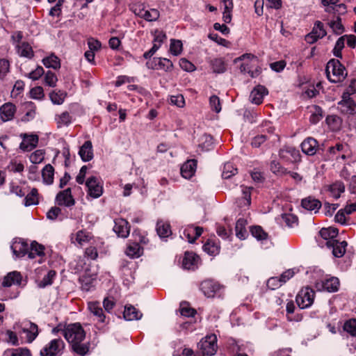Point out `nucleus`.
<instances>
[{"instance_id": "5fc2aeb1", "label": "nucleus", "mask_w": 356, "mask_h": 356, "mask_svg": "<svg viewBox=\"0 0 356 356\" xmlns=\"http://www.w3.org/2000/svg\"><path fill=\"white\" fill-rule=\"evenodd\" d=\"M202 140L203 141L200 145V146L202 147V149L209 150L211 148L213 141V138L211 135H203L202 137Z\"/></svg>"}, {"instance_id": "0eeeda50", "label": "nucleus", "mask_w": 356, "mask_h": 356, "mask_svg": "<svg viewBox=\"0 0 356 356\" xmlns=\"http://www.w3.org/2000/svg\"><path fill=\"white\" fill-rule=\"evenodd\" d=\"M113 231L116 233L118 236L122 238H127L130 232V227L129 222L123 218H118L114 220Z\"/></svg>"}, {"instance_id": "e2e57ef3", "label": "nucleus", "mask_w": 356, "mask_h": 356, "mask_svg": "<svg viewBox=\"0 0 356 356\" xmlns=\"http://www.w3.org/2000/svg\"><path fill=\"white\" fill-rule=\"evenodd\" d=\"M179 66L186 72H193L195 70V65L186 58H181L179 60Z\"/></svg>"}, {"instance_id": "338daca9", "label": "nucleus", "mask_w": 356, "mask_h": 356, "mask_svg": "<svg viewBox=\"0 0 356 356\" xmlns=\"http://www.w3.org/2000/svg\"><path fill=\"white\" fill-rule=\"evenodd\" d=\"M282 285V284L281 283L280 280L276 277H270L267 281V286L271 290H275Z\"/></svg>"}, {"instance_id": "f257e3e1", "label": "nucleus", "mask_w": 356, "mask_h": 356, "mask_svg": "<svg viewBox=\"0 0 356 356\" xmlns=\"http://www.w3.org/2000/svg\"><path fill=\"white\" fill-rule=\"evenodd\" d=\"M62 331V333L71 345L72 350L76 354L83 356L89 351V347L87 343H81L86 338V333L80 323L69 324L63 329H59V326L53 329L54 332Z\"/></svg>"}, {"instance_id": "473e14b6", "label": "nucleus", "mask_w": 356, "mask_h": 356, "mask_svg": "<svg viewBox=\"0 0 356 356\" xmlns=\"http://www.w3.org/2000/svg\"><path fill=\"white\" fill-rule=\"evenodd\" d=\"M338 229L330 227L327 228H322L320 230L319 234L323 238L327 241L330 240H334V238L338 235Z\"/></svg>"}, {"instance_id": "a18cd8bd", "label": "nucleus", "mask_w": 356, "mask_h": 356, "mask_svg": "<svg viewBox=\"0 0 356 356\" xmlns=\"http://www.w3.org/2000/svg\"><path fill=\"white\" fill-rule=\"evenodd\" d=\"M343 330L351 336L356 337V318L347 321L343 325Z\"/></svg>"}, {"instance_id": "6e6552de", "label": "nucleus", "mask_w": 356, "mask_h": 356, "mask_svg": "<svg viewBox=\"0 0 356 356\" xmlns=\"http://www.w3.org/2000/svg\"><path fill=\"white\" fill-rule=\"evenodd\" d=\"M326 245L332 249V254L336 257H341L346 252L347 242L345 241H338L337 240H330L326 242Z\"/></svg>"}, {"instance_id": "7ed1b4c3", "label": "nucleus", "mask_w": 356, "mask_h": 356, "mask_svg": "<svg viewBox=\"0 0 356 356\" xmlns=\"http://www.w3.org/2000/svg\"><path fill=\"white\" fill-rule=\"evenodd\" d=\"M199 345L204 356H213L218 349L217 337L215 334L207 335L201 340Z\"/></svg>"}, {"instance_id": "cd10ccee", "label": "nucleus", "mask_w": 356, "mask_h": 356, "mask_svg": "<svg viewBox=\"0 0 356 356\" xmlns=\"http://www.w3.org/2000/svg\"><path fill=\"white\" fill-rule=\"evenodd\" d=\"M23 332L26 334L28 342H32L38 334V325L33 323H29L28 327L23 328Z\"/></svg>"}, {"instance_id": "2f4dec72", "label": "nucleus", "mask_w": 356, "mask_h": 356, "mask_svg": "<svg viewBox=\"0 0 356 356\" xmlns=\"http://www.w3.org/2000/svg\"><path fill=\"white\" fill-rule=\"evenodd\" d=\"M42 63L46 67L53 68L54 70L60 67V59L54 54L42 59Z\"/></svg>"}, {"instance_id": "ddd939ff", "label": "nucleus", "mask_w": 356, "mask_h": 356, "mask_svg": "<svg viewBox=\"0 0 356 356\" xmlns=\"http://www.w3.org/2000/svg\"><path fill=\"white\" fill-rule=\"evenodd\" d=\"M267 94L268 90L264 86H258L250 92V101L252 103L259 105L262 103L264 96Z\"/></svg>"}, {"instance_id": "c9c22d12", "label": "nucleus", "mask_w": 356, "mask_h": 356, "mask_svg": "<svg viewBox=\"0 0 356 356\" xmlns=\"http://www.w3.org/2000/svg\"><path fill=\"white\" fill-rule=\"evenodd\" d=\"M238 172V170L232 163H226L224 165L222 177L223 179H229Z\"/></svg>"}, {"instance_id": "393cba45", "label": "nucleus", "mask_w": 356, "mask_h": 356, "mask_svg": "<svg viewBox=\"0 0 356 356\" xmlns=\"http://www.w3.org/2000/svg\"><path fill=\"white\" fill-rule=\"evenodd\" d=\"M325 11L328 13H332L337 18V16L344 15L347 12L346 6L344 3H337L331 5L325 8Z\"/></svg>"}, {"instance_id": "a878e982", "label": "nucleus", "mask_w": 356, "mask_h": 356, "mask_svg": "<svg viewBox=\"0 0 356 356\" xmlns=\"http://www.w3.org/2000/svg\"><path fill=\"white\" fill-rule=\"evenodd\" d=\"M88 172V166L83 165L81 168L79 174L76 177V181L79 184H85L86 191L87 192L86 197H89V178L86 179V175Z\"/></svg>"}, {"instance_id": "7c9ffc66", "label": "nucleus", "mask_w": 356, "mask_h": 356, "mask_svg": "<svg viewBox=\"0 0 356 356\" xmlns=\"http://www.w3.org/2000/svg\"><path fill=\"white\" fill-rule=\"evenodd\" d=\"M329 191L334 198L338 199L345 191V186L343 182L337 181L330 185Z\"/></svg>"}, {"instance_id": "0e129e2a", "label": "nucleus", "mask_w": 356, "mask_h": 356, "mask_svg": "<svg viewBox=\"0 0 356 356\" xmlns=\"http://www.w3.org/2000/svg\"><path fill=\"white\" fill-rule=\"evenodd\" d=\"M170 102L172 105H175L178 107H183L185 104L184 98L181 95H172L170 97Z\"/></svg>"}, {"instance_id": "f3484780", "label": "nucleus", "mask_w": 356, "mask_h": 356, "mask_svg": "<svg viewBox=\"0 0 356 356\" xmlns=\"http://www.w3.org/2000/svg\"><path fill=\"white\" fill-rule=\"evenodd\" d=\"M22 282V275L20 273L17 271H13L7 274L3 277L2 282V286L10 287L13 284H20Z\"/></svg>"}, {"instance_id": "a211bd4d", "label": "nucleus", "mask_w": 356, "mask_h": 356, "mask_svg": "<svg viewBox=\"0 0 356 356\" xmlns=\"http://www.w3.org/2000/svg\"><path fill=\"white\" fill-rule=\"evenodd\" d=\"M103 193L102 181L94 177H90V197L98 198Z\"/></svg>"}, {"instance_id": "5701e85b", "label": "nucleus", "mask_w": 356, "mask_h": 356, "mask_svg": "<svg viewBox=\"0 0 356 356\" xmlns=\"http://www.w3.org/2000/svg\"><path fill=\"white\" fill-rule=\"evenodd\" d=\"M156 229L161 238H167L172 234L170 224L163 220H158Z\"/></svg>"}, {"instance_id": "39448f33", "label": "nucleus", "mask_w": 356, "mask_h": 356, "mask_svg": "<svg viewBox=\"0 0 356 356\" xmlns=\"http://www.w3.org/2000/svg\"><path fill=\"white\" fill-rule=\"evenodd\" d=\"M64 348L63 341L61 339H55L41 350L40 354L42 356H56L62 352Z\"/></svg>"}, {"instance_id": "8fccbe9b", "label": "nucleus", "mask_w": 356, "mask_h": 356, "mask_svg": "<svg viewBox=\"0 0 356 356\" xmlns=\"http://www.w3.org/2000/svg\"><path fill=\"white\" fill-rule=\"evenodd\" d=\"M101 43L97 40L90 38V65H95L94 51L101 48Z\"/></svg>"}, {"instance_id": "052dcab7", "label": "nucleus", "mask_w": 356, "mask_h": 356, "mask_svg": "<svg viewBox=\"0 0 356 356\" xmlns=\"http://www.w3.org/2000/svg\"><path fill=\"white\" fill-rule=\"evenodd\" d=\"M282 218L289 227H293L298 222V218L291 213H284L282 215Z\"/></svg>"}, {"instance_id": "680f3d73", "label": "nucleus", "mask_w": 356, "mask_h": 356, "mask_svg": "<svg viewBox=\"0 0 356 356\" xmlns=\"http://www.w3.org/2000/svg\"><path fill=\"white\" fill-rule=\"evenodd\" d=\"M209 104L213 111L219 113L221 111L220 99L216 95H212L209 99Z\"/></svg>"}, {"instance_id": "2eb2a0df", "label": "nucleus", "mask_w": 356, "mask_h": 356, "mask_svg": "<svg viewBox=\"0 0 356 356\" xmlns=\"http://www.w3.org/2000/svg\"><path fill=\"white\" fill-rule=\"evenodd\" d=\"M318 142L316 139L309 137L301 144L302 151L309 156L314 155L317 151Z\"/></svg>"}, {"instance_id": "9d476101", "label": "nucleus", "mask_w": 356, "mask_h": 356, "mask_svg": "<svg viewBox=\"0 0 356 356\" xmlns=\"http://www.w3.org/2000/svg\"><path fill=\"white\" fill-rule=\"evenodd\" d=\"M56 201L58 205L71 207L74 204V200L72 197L71 188L67 189L58 193L56 197Z\"/></svg>"}, {"instance_id": "3c124183", "label": "nucleus", "mask_w": 356, "mask_h": 356, "mask_svg": "<svg viewBox=\"0 0 356 356\" xmlns=\"http://www.w3.org/2000/svg\"><path fill=\"white\" fill-rule=\"evenodd\" d=\"M56 271L49 270L48 272L47 275H46L43 277L42 280L39 284V286L41 288H44L48 285H51L53 282V280L56 277Z\"/></svg>"}, {"instance_id": "864d4df0", "label": "nucleus", "mask_w": 356, "mask_h": 356, "mask_svg": "<svg viewBox=\"0 0 356 356\" xmlns=\"http://www.w3.org/2000/svg\"><path fill=\"white\" fill-rule=\"evenodd\" d=\"M252 235L258 240H264L267 237V234L260 226H254L251 228Z\"/></svg>"}, {"instance_id": "c03bdc74", "label": "nucleus", "mask_w": 356, "mask_h": 356, "mask_svg": "<svg viewBox=\"0 0 356 356\" xmlns=\"http://www.w3.org/2000/svg\"><path fill=\"white\" fill-rule=\"evenodd\" d=\"M317 38H322L326 35L327 33L324 29L323 24L320 21H316L312 31Z\"/></svg>"}, {"instance_id": "6ab92c4d", "label": "nucleus", "mask_w": 356, "mask_h": 356, "mask_svg": "<svg viewBox=\"0 0 356 356\" xmlns=\"http://www.w3.org/2000/svg\"><path fill=\"white\" fill-rule=\"evenodd\" d=\"M241 187L243 196L241 198L238 199V204L241 208H243L244 210H245L251 204V190L252 188L247 186Z\"/></svg>"}, {"instance_id": "dca6fc26", "label": "nucleus", "mask_w": 356, "mask_h": 356, "mask_svg": "<svg viewBox=\"0 0 356 356\" xmlns=\"http://www.w3.org/2000/svg\"><path fill=\"white\" fill-rule=\"evenodd\" d=\"M16 107L12 103H6L0 107L1 118L3 122L11 120L15 113Z\"/></svg>"}, {"instance_id": "79ce46f5", "label": "nucleus", "mask_w": 356, "mask_h": 356, "mask_svg": "<svg viewBox=\"0 0 356 356\" xmlns=\"http://www.w3.org/2000/svg\"><path fill=\"white\" fill-rule=\"evenodd\" d=\"M170 51L174 56L179 55L182 51V42L179 40H171Z\"/></svg>"}, {"instance_id": "69168bd1", "label": "nucleus", "mask_w": 356, "mask_h": 356, "mask_svg": "<svg viewBox=\"0 0 356 356\" xmlns=\"http://www.w3.org/2000/svg\"><path fill=\"white\" fill-rule=\"evenodd\" d=\"M9 62L6 59H0V78L3 79L9 71Z\"/></svg>"}, {"instance_id": "bb28decb", "label": "nucleus", "mask_w": 356, "mask_h": 356, "mask_svg": "<svg viewBox=\"0 0 356 356\" xmlns=\"http://www.w3.org/2000/svg\"><path fill=\"white\" fill-rule=\"evenodd\" d=\"M54 168L51 164H47L42 170L43 182L50 185L54 182Z\"/></svg>"}, {"instance_id": "bf43d9fd", "label": "nucleus", "mask_w": 356, "mask_h": 356, "mask_svg": "<svg viewBox=\"0 0 356 356\" xmlns=\"http://www.w3.org/2000/svg\"><path fill=\"white\" fill-rule=\"evenodd\" d=\"M79 154L83 161H89V140L85 141Z\"/></svg>"}, {"instance_id": "4c0bfd02", "label": "nucleus", "mask_w": 356, "mask_h": 356, "mask_svg": "<svg viewBox=\"0 0 356 356\" xmlns=\"http://www.w3.org/2000/svg\"><path fill=\"white\" fill-rule=\"evenodd\" d=\"M154 62H156L158 69H162L166 72L170 71L173 67L172 63L167 58H154Z\"/></svg>"}, {"instance_id": "412c9836", "label": "nucleus", "mask_w": 356, "mask_h": 356, "mask_svg": "<svg viewBox=\"0 0 356 356\" xmlns=\"http://www.w3.org/2000/svg\"><path fill=\"white\" fill-rule=\"evenodd\" d=\"M123 316L126 321L139 320L143 314L132 305L125 306Z\"/></svg>"}, {"instance_id": "20e7f679", "label": "nucleus", "mask_w": 356, "mask_h": 356, "mask_svg": "<svg viewBox=\"0 0 356 356\" xmlns=\"http://www.w3.org/2000/svg\"><path fill=\"white\" fill-rule=\"evenodd\" d=\"M314 291L309 287L302 289L296 296V303L300 309L310 307L314 302Z\"/></svg>"}, {"instance_id": "4468645a", "label": "nucleus", "mask_w": 356, "mask_h": 356, "mask_svg": "<svg viewBox=\"0 0 356 356\" xmlns=\"http://www.w3.org/2000/svg\"><path fill=\"white\" fill-rule=\"evenodd\" d=\"M38 143L37 135H24L23 141L20 143L19 148L24 152H30L33 149Z\"/></svg>"}, {"instance_id": "c756f323", "label": "nucleus", "mask_w": 356, "mask_h": 356, "mask_svg": "<svg viewBox=\"0 0 356 356\" xmlns=\"http://www.w3.org/2000/svg\"><path fill=\"white\" fill-rule=\"evenodd\" d=\"M339 105L341 106V111L346 114L354 115L356 113V103L353 99L346 102L340 101Z\"/></svg>"}, {"instance_id": "b1692460", "label": "nucleus", "mask_w": 356, "mask_h": 356, "mask_svg": "<svg viewBox=\"0 0 356 356\" xmlns=\"http://www.w3.org/2000/svg\"><path fill=\"white\" fill-rule=\"evenodd\" d=\"M339 286V279L334 277L327 279L321 284V287L323 290H325L328 292H335L337 291Z\"/></svg>"}, {"instance_id": "603ef678", "label": "nucleus", "mask_w": 356, "mask_h": 356, "mask_svg": "<svg viewBox=\"0 0 356 356\" xmlns=\"http://www.w3.org/2000/svg\"><path fill=\"white\" fill-rule=\"evenodd\" d=\"M10 356H31L30 350L26 348H18L9 350L6 352Z\"/></svg>"}, {"instance_id": "c85d7f7f", "label": "nucleus", "mask_w": 356, "mask_h": 356, "mask_svg": "<svg viewBox=\"0 0 356 356\" xmlns=\"http://www.w3.org/2000/svg\"><path fill=\"white\" fill-rule=\"evenodd\" d=\"M203 250L209 255H216L219 252L220 246L214 240L208 239L203 245Z\"/></svg>"}, {"instance_id": "9b49d317", "label": "nucleus", "mask_w": 356, "mask_h": 356, "mask_svg": "<svg viewBox=\"0 0 356 356\" xmlns=\"http://www.w3.org/2000/svg\"><path fill=\"white\" fill-rule=\"evenodd\" d=\"M200 289L207 297L211 298L220 290V286L213 280H205L201 283Z\"/></svg>"}, {"instance_id": "de8ad7c7", "label": "nucleus", "mask_w": 356, "mask_h": 356, "mask_svg": "<svg viewBox=\"0 0 356 356\" xmlns=\"http://www.w3.org/2000/svg\"><path fill=\"white\" fill-rule=\"evenodd\" d=\"M159 12L156 9H151L149 10H145L143 18L149 22L156 21L159 17Z\"/></svg>"}, {"instance_id": "f03ea898", "label": "nucleus", "mask_w": 356, "mask_h": 356, "mask_svg": "<svg viewBox=\"0 0 356 356\" xmlns=\"http://www.w3.org/2000/svg\"><path fill=\"white\" fill-rule=\"evenodd\" d=\"M325 73L328 80L332 83L342 81L346 76L345 67L339 60L331 59L327 63Z\"/></svg>"}, {"instance_id": "09e8293b", "label": "nucleus", "mask_w": 356, "mask_h": 356, "mask_svg": "<svg viewBox=\"0 0 356 356\" xmlns=\"http://www.w3.org/2000/svg\"><path fill=\"white\" fill-rule=\"evenodd\" d=\"M90 312L93 313L98 321L102 323L104 321L105 316L104 314L103 309L101 307H98L95 303L90 302Z\"/></svg>"}, {"instance_id": "6e6d98bb", "label": "nucleus", "mask_w": 356, "mask_h": 356, "mask_svg": "<svg viewBox=\"0 0 356 356\" xmlns=\"http://www.w3.org/2000/svg\"><path fill=\"white\" fill-rule=\"evenodd\" d=\"M50 99L54 104H61L65 99V95L64 92L60 91L59 92H52L49 95Z\"/></svg>"}, {"instance_id": "58836bf2", "label": "nucleus", "mask_w": 356, "mask_h": 356, "mask_svg": "<svg viewBox=\"0 0 356 356\" xmlns=\"http://www.w3.org/2000/svg\"><path fill=\"white\" fill-rule=\"evenodd\" d=\"M38 190L36 188H32L30 193L26 195L25 197V205L26 206H31L34 204H38Z\"/></svg>"}, {"instance_id": "13d9d810", "label": "nucleus", "mask_w": 356, "mask_h": 356, "mask_svg": "<svg viewBox=\"0 0 356 356\" xmlns=\"http://www.w3.org/2000/svg\"><path fill=\"white\" fill-rule=\"evenodd\" d=\"M44 159V152L42 149H38L33 152L30 156V161L33 163H40Z\"/></svg>"}, {"instance_id": "f8f14e48", "label": "nucleus", "mask_w": 356, "mask_h": 356, "mask_svg": "<svg viewBox=\"0 0 356 356\" xmlns=\"http://www.w3.org/2000/svg\"><path fill=\"white\" fill-rule=\"evenodd\" d=\"M197 161L190 159L185 162L181 167L180 171L181 176L185 179L191 178L196 170Z\"/></svg>"}, {"instance_id": "4d7b16f0", "label": "nucleus", "mask_w": 356, "mask_h": 356, "mask_svg": "<svg viewBox=\"0 0 356 356\" xmlns=\"http://www.w3.org/2000/svg\"><path fill=\"white\" fill-rule=\"evenodd\" d=\"M58 81L57 76L56 74L51 72L48 71L44 76V82L45 83L50 87H55L56 85V82Z\"/></svg>"}, {"instance_id": "a19ab883", "label": "nucleus", "mask_w": 356, "mask_h": 356, "mask_svg": "<svg viewBox=\"0 0 356 356\" xmlns=\"http://www.w3.org/2000/svg\"><path fill=\"white\" fill-rule=\"evenodd\" d=\"M329 24L333 31L337 35H340L344 31V28L341 22V17L339 16H337L336 19L331 21Z\"/></svg>"}, {"instance_id": "ea45409f", "label": "nucleus", "mask_w": 356, "mask_h": 356, "mask_svg": "<svg viewBox=\"0 0 356 356\" xmlns=\"http://www.w3.org/2000/svg\"><path fill=\"white\" fill-rule=\"evenodd\" d=\"M126 254L127 256L131 258L139 257L141 254L139 244L133 243L129 245L126 250Z\"/></svg>"}, {"instance_id": "49530a36", "label": "nucleus", "mask_w": 356, "mask_h": 356, "mask_svg": "<svg viewBox=\"0 0 356 356\" xmlns=\"http://www.w3.org/2000/svg\"><path fill=\"white\" fill-rule=\"evenodd\" d=\"M323 118V110L318 106H314V111L310 116L309 120L312 124L318 123Z\"/></svg>"}, {"instance_id": "e433bc0d", "label": "nucleus", "mask_w": 356, "mask_h": 356, "mask_svg": "<svg viewBox=\"0 0 356 356\" xmlns=\"http://www.w3.org/2000/svg\"><path fill=\"white\" fill-rule=\"evenodd\" d=\"M211 64L212 70L215 73L220 74L226 71V66L222 58H215Z\"/></svg>"}, {"instance_id": "774afa93", "label": "nucleus", "mask_w": 356, "mask_h": 356, "mask_svg": "<svg viewBox=\"0 0 356 356\" xmlns=\"http://www.w3.org/2000/svg\"><path fill=\"white\" fill-rule=\"evenodd\" d=\"M44 73V69L41 66H38L35 70L29 74V77L33 80H37L41 77Z\"/></svg>"}, {"instance_id": "72a5a7b5", "label": "nucleus", "mask_w": 356, "mask_h": 356, "mask_svg": "<svg viewBox=\"0 0 356 356\" xmlns=\"http://www.w3.org/2000/svg\"><path fill=\"white\" fill-rule=\"evenodd\" d=\"M44 246L33 241L31 244V250L29 252V257L35 258L36 256H42L44 254Z\"/></svg>"}, {"instance_id": "aec40b11", "label": "nucleus", "mask_w": 356, "mask_h": 356, "mask_svg": "<svg viewBox=\"0 0 356 356\" xmlns=\"http://www.w3.org/2000/svg\"><path fill=\"white\" fill-rule=\"evenodd\" d=\"M301 205L304 209L316 213L321 207V202L312 197H307L302 200Z\"/></svg>"}, {"instance_id": "1a4fd4ad", "label": "nucleus", "mask_w": 356, "mask_h": 356, "mask_svg": "<svg viewBox=\"0 0 356 356\" xmlns=\"http://www.w3.org/2000/svg\"><path fill=\"white\" fill-rule=\"evenodd\" d=\"M71 241L76 246L83 248L89 243V232L86 229L79 230L72 234Z\"/></svg>"}, {"instance_id": "423d86ee", "label": "nucleus", "mask_w": 356, "mask_h": 356, "mask_svg": "<svg viewBox=\"0 0 356 356\" xmlns=\"http://www.w3.org/2000/svg\"><path fill=\"white\" fill-rule=\"evenodd\" d=\"M200 258L193 252H186L182 261L184 268L194 270L198 268Z\"/></svg>"}, {"instance_id": "4be33fe9", "label": "nucleus", "mask_w": 356, "mask_h": 356, "mask_svg": "<svg viewBox=\"0 0 356 356\" xmlns=\"http://www.w3.org/2000/svg\"><path fill=\"white\" fill-rule=\"evenodd\" d=\"M15 48L17 54L22 57L31 58L33 56L34 54L32 47L26 42H23L21 44H16Z\"/></svg>"}, {"instance_id": "37998d69", "label": "nucleus", "mask_w": 356, "mask_h": 356, "mask_svg": "<svg viewBox=\"0 0 356 356\" xmlns=\"http://www.w3.org/2000/svg\"><path fill=\"white\" fill-rule=\"evenodd\" d=\"M345 36L340 37L336 42L335 46L333 49V54L337 58H341V50L344 47Z\"/></svg>"}, {"instance_id": "f704fd0d", "label": "nucleus", "mask_w": 356, "mask_h": 356, "mask_svg": "<svg viewBox=\"0 0 356 356\" xmlns=\"http://www.w3.org/2000/svg\"><path fill=\"white\" fill-rule=\"evenodd\" d=\"M58 127L68 126L71 123L72 117L67 111L56 116L55 118Z\"/></svg>"}]
</instances>
